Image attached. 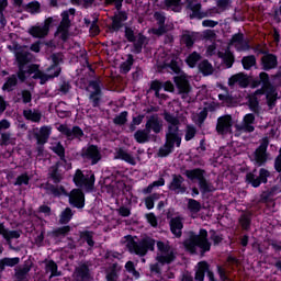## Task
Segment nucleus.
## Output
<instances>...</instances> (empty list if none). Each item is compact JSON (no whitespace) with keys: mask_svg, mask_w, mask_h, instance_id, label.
Listing matches in <instances>:
<instances>
[{"mask_svg":"<svg viewBox=\"0 0 281 281\" xmlns=\"http://www.w3.org/2000/svg\"><path fill=\"white\" fill-rule=\"evenodd\" d=\"M76 14L75 9H70L68 11H64L61 13V22L57 29L56 34L61 38L63 41H67V37L69 36V25L71 21H69V16H74Z\"/></svg>","mask_w":281,"mask_h":281,"instance_id":"obj_10","label":"nucleus"},{"mask_svg":"<svg viewBox=\"0 0 281 281\" xmlns=\"http://www.w3.org/2000/svg\"><path fill=\"white\" fill-rule=\"evenodd\" d=\"M75 276L80 278V280H89V268L86 265L77 268Z\"/></svg>","mask_w":281,"mask_h":281,"instance_id":"obj_36","label":"nucleus"},{"mask_svg":"<svg viewBox=\"0 0 281 281\" xmlns=\"http://www.w3.org/2000/svg\"><path fill=\"white\" fill-rule=\"evenodd\" d=\"M29 12H31V14H38V12H41V3L36 1L29 3Z\"/></svg>","mask_w":281,"mask_h":281,"instance_id":"obj_55","label":"nucleus"},{"mask_svg":"<svg viewBox=\"0 0 281 281\" xmlns=\"http://www.w3.org/2000/svg\"><path fill=\"white\" fill-rule=\"evenodd\" d=\"M188 209L192 214H196L201 211V203H199L196 200L190 199L188 203Z\"/></svg>","mask_w":281,"mask_h":281,"instance_id":"obj_44","label":"nucleus"},{"mask_svg":"<svg viewBox=\"0 0 281 281\" xmlns=\"http://www.w3.org/2000/svg\"><path fill=\"white\" fill-rule=\"evenodd\" d=\"M98 20H93L90 26V33L92 34V36H97V34H100V27L98 26L97 23Z\"/></svg>","mask_w":281,"mask_h":281,"instance_id":"obj_60","label":"nucleus"},{"mask_svg":"<svg viewBox=\"0 0 281 281\" xmlns=\"http://www.w3.org/2000/svg\"><path fill=\"white\" fill-rule=\"evenodd\" d=\"M150 89L155 91V95L157 98H164L162 91H169L170 93L175 91V85L172 82L167 81L164 85L159 81H153Z\"/></svg>","mask_w":281,"mask_h":281,"instance_id":"obj_13","label":"nucleus"},{"mask_svg":"<svg viewBox=\"0 0 281 281\" xmlns=\"http://www.w3.org/2000/svg\"><path fill=\"white\" fill-rule=\"evenodd\" d=\"M81 157L85 161H90L92 166H95V164L102 159V154H100L98 146L89 145L82 149Z\"/></svg>","mask_w":281,"mask_h":281,"instance_id":"obj_11","label":"nucleus"},{"mask_svg":"<svg viewBox=\"0 0 281 281\" xmlns=\"http://www.w3.org/2000/svg\"><path fill=\"white\" fill-rule=\"evenodd\" d=\"M205 117H207V110H200L198 114L193 115V122H195V124H203Z\"/></svg>","mask_w":281,"mask_h":281,"instance_id":"obj_40","label":"nucleus"},{"mask_svg":"<svg viewBox=\"0 0 281 281\" xmlns=\"http://www.w3.org/2000/svg\"><path fill=\"white\" fill-rule=\"evenodd\" d=\"M57 130L63 135H66L68 139H74L76 137L80 138L83 135L82 130L80 127H74L72 130H69L67 125H58Z\"/></svg>","mask_w":281,"mask_h":281,"instance_id":"obj_18","label":"nucleus"},{"mask_svg":"<svg viewBox=\"0 0 281 281\" xmlns=\"http://www.w3.org/2000/svg\"><path fill=\"white\" fill-rule=\"evenodd\" d=\"M131 67H133V56L128 55L126 61L121 65V71L123 74H128V71H131Z\"/></svg>","mask_w":281,"mask_h":281,"instance_id":"obj_45","label":"nucleus"},{"mask_svg":"<svg viewBox=\"0 0 281 281\" xmlns=\"http://www.w3.org/2000/svg\"><path fill=\"white\" fill-rule=\"evenodd\" d=\"M155 19L159 25L158 29H153V34H157L158 36H161L164 32H166V29L164 27V23H166V16L162 13H155Z\"/></svg>","mask_w":281,"mask_h":281,"instance_id":"obj_25","label":"nucleus"},{"mask_svg":"<svg viewBox=\"0 0 281 281\" xmlns=\"http://www.w3.org/2000/svg\"><path fill=\"white\" fill-rule=\"evenodd\" d=\"M181 42L184 43L187 47H192V45H194V35L187 33L182 35Z\"/></svg>","mask_w":281,"mask_h":281,"instance_id":"obj_53","label":"nucleus"},{"mask_svg":"<svg viewBox=\"0 0 281 281\" xmlns=\"http://www.w3.org/2000/svg\"><path fill=\"white\" fill-rule=\"evenodd\" d=\"M190 10H192L191 19L201 18V4L200 3H190Z\"/></svg>","mask_w":281,"mask_h":281,"instance_id":"obj_42","label":"nucleus"},{"mask_svg":"<svg viewBox=\"0 0 281 281\" xmlns=\"http://www.w3.org/2000/svg\"><path fill=\"white\" fill-rule=\"evenodd\" d=\"M16 87V76L12 75L7 82H4L2 90L3 91H12Z\"/></svg>","mask_w":281,"mask_h":281,"instance_id":"obj_39","label":"nucleus"},{"mask_svg":"<svg viewBox=\"0 0 281 281\" xmlns=\"http://www.w3.org/2000/svg\"><path fill=\"white\" fill-rule=\"evenodd\" d=\"M15 58L19 63V79L23 82V80L33 76V78H38L41 80V85H45L47 80H52V78H57L60 75V66L58 64L61 60L60 55H53L52 60L54 65L47 69L46 74L38 70V66L36 65H27L30 61V54L25 52V48H20L15 52Z\"/></svg>","mask_w":281,"mask_h":281,"instance_id":"obj_1","label":"nucleus"},{"mask_svg":"<svg viewBox=\"0 0 281 281\" xmlns=\"http://www.w3.org/2000/svg\"><path fill=\"white\" fill-rule=\"evenodd\" d=\"M82 238H83V240H86L87 241V244L89 245V247H93V234L92 233H90V232H85L83 234H82Z\"/></svg>","mask_w":281,"mask_h":281,"instance_id":"obj_57","label":"nucleus"},{"mask_svg":"<svg viewBox=\"0 0 281 281\" xmlns=\"http://www.w3.org/2000/svg\"><path fill=\"white\" fill-rule=\"evenodd\" d=\"M134 137L138 144H145V142H148V132L146 131H137L134 134Z\"/></svg>","mask_w":281,"mask_h":281,"instance_id":"obj_41","label":"nucleus"},{"mask_svg":"<svg viewBox=\"0 0 281 281\" xmlns=\"http://www.w3.org/2000/svg\"><path fill=\"white\" fill-rule=\"evenodd\" d=\"M0 236L7 240V243L12 246V240L20 238L21 234L16 231H10L3 226V224H0Z\"/></svg>","mask_w":281,"mask_h":281,"instance_id":"obj_20","label":"nucleus"},{"mask_svg":"<svg viewBox=\"0 0 281 281\" xmlns=\"http://www.w3.org/2000/svg\"><path fill=\"white\" fill-rule=\"evenodd\" d=\"M232 47H235L237 52H245V49H249V44L243 40V34H236L228 44V48L232 49Z\"/></svg>","mask_w":281,"mask_h":281,"instance_id":"obj_17","label":"nucleus"},{"mask_svg":"<svg viewBox=\"0 0 281 281\" xmlns=\"http://www.w3.org/2000/svg\"><path fill=\"white\" fill-rule=\"evenodd\" d=\"M165 67H170L175 74H179V71H181V68L179 67V57H175L171 60L165 59Z\"/></svg>","mask_w":281,"mask_h":281,"instance_id":"obj_35","label":"nucleus"},{"mask_svg":"<svg viewBox=\"0 0 281 281\" xmlns=\"http://www.w3.org/2000/svg\"><path fill=\"white\" fill-rule=\"evenodd\" d=\"M260 80L262 83V90H257L255 94L248 97V102L252 111H256V109H258V99L256 98L258 93H266L268 106L270 108L276 104V100L278 98L276 89H273V87H271V83H269V75L261 72Z\"/></svg>","mask_w":281,"mask_h":281,"instance_id":"obj_3","label":"nucleus"},{"mask_svg":"<svg viewBox=\"0 0 281 281\" xmlns=\"http://www.w3.org/2000/svg\"><path fill=\"white\" fill-rule=\"evenodd\" d=\"M256 122V116L254 114H246L244 116L243 123L237 125L238 131H244L245 133H254V124Z\"/></svg>","mask_w":281,"mask_h":281,"instance_id":"obj_19","label":"nucleus"},{"mask_svg":"<svg viewBox=\"0 0 281 281\" xmlns=\"http://www.w3.org/2000/svg\"><path fill=\"white\" fill-rule=\"evenodd\" d=\"M116 159H122L123 161H126L127 164H131L132 166H135L136 161L131 156V154L126 153L124 149H120L115 156Z\"/></svg>","mask_w":281,"mask_h":281,"instance_id":"obj_33","label":"nucleus"},{"mask_svg":"<svg viewBox=\"0 0 281 281\" xmlns=\"http://www.w3.org/2000/svg\"><path fill=\"white\" fill-rule=\"evenodd\" d=\"M269 146V142L265 139L259 148L254 154V161L258 164V166H262L265 161H267V147Z\"/></svg>","mask_w":281,"mask_h":281,"instance_id":"obj_15","label":"nucleus"},{"mask_svg":"<svg viewBox=\"0 0 281 281\" xmlns=\"http://www.w3.org/2000/svg\"><path fill=\"white\" fill-rule=\"evenodd\" d=\"M157 249L158 255L156 257V260L158 265L151 266V271H156V273H159V265H170V262L175 260V252L172 251L168 243L162 241L157 243Z\"/></svg>","mask_w":281,"mask_h":281,"instance_id":"obj_6","label":"nucleus"},{"mask_svg":"<svg viewBox=\"0 0 281 281\" xmlns=\"http://www.w3.org/2000/svg\"><path fill=\"white\" fill-rule=\"evenodd\" d=\"M54 25H58L57 16L46 19L44 22V25H42V26L36 25V26L31 27L29 30V33L34 38H43V37L47 36V34L49 33V27H54Z\"/></svg>","mask_w":281,"mask_h":281,"instance_id":"obj_7","label":"nucleus"},{"mask_svg":"<svg viewBox=\"0 0 281 281\" xmlns=\"http://www.w3.org/2000/svg\"><path fill=\"white\" fill-rule=\"evenodd\" d=\"M24 117H26V120H31V122H40L41 113H38V111L25 110Z\"/></svg>","mask_w":281,"mask_h":281,"instance_id":"obj_38","label":"nucleus"},{"mask_svg":"<svg viewBox=\"0 0 281 281\" xmlns=\"http://www.w3.org/2000/svg\"><path fill=\"white\" fill-rule=\"evenodd\" d=\"M52 133V128L44 126L40 130V134L36 136L37 144H46L47 139H49V135Z\"/></svg>","mask_w":281,"mask_h":281,"instance_id":"obj_28","label":"nucleus"},{"mask_svg":"<svg viewBox=\"0 0 281 281\" xmlns=\"http://www.w3.org/2000/svg\"><path fill=\"white\" fill-rule=\"evenodd\" d=\"M54 153H56L59 157H65V148L63 147V145L57 144L55 146L52 147Z\"/></svg>","mask_w":281,"mask_h":281,"instance_id":"obj_59","label":"nucleus"},{"mask_svg":"<svg viewBox=\"0 0 281 281\" xmlns=\"http://www.w3.org/2000/svg\"><path fill=\"white\" fill-rule=\"evenodd\" d=\"M161 186H166V180L164 178H160L157 181H154L151 184H149L146 189L143 190L144 194H150L155 188H161Z\"/></svg>","mask_w":281,"mask_h":281,"instance_id":"obj_37","label":"nucleus"},{"mask_svg":"<svg viewBox=\"0 0 281 281\" xmlns=\"http://www.w3.org/2000/svg\"><path fill=\"white\" fill-rule=\"evenodd\" d=\"M186 175L191 181H198L201 192H213L214 187L205 181L204 171L201 169L187 170Z\"/></svg>","mask_w":281,"mask_h":281,"instance_id":"obj_8","label":"nucleus"},{"mask_svg":"<svg viewBox=\"0 0 281 281\" xmlns=\"http://www.w3.org/2000/svg\"><path fill=\"white\" fill-rule=\"evenodd\" d=\"M126 247L131 254H136V256H146L148 249H155V239L145 237L139 243H137L133 237L127 236Z\"/></svg>","mask_w":281,"mask_h":281,"instance_id":"obj_5","label":"nucleus"},{"mask_svg":"<svg viewBox=\"0 0 281 281\" xmlns=\"http://www.w3.org/2000/svg\"><path fill=\"white\" fill-rule=\"evenodd\" d=\"M125 269H126V271H128V273H131L133 276V278H135V280H137V278H139V272H137V270H135V265L132 261L126 262Z\"/></svg>","mask_w":281,"mask_h":281,"instance_id":"obj_51","label":"nucleus"},{"mask_svg":"<svg viewBox=\"0 0 281 281\" xmlns=\"http://www.w3.org/2000/svg\"><path fill=\"white\" fill-rule=\"evenodd\" d=\"M244 69H251L256 65V57L248 56L243 58Z\"/></svg>","mask_w":281,"mask_h":281,"instance_id":"obj_50","label":"nucleus"},{"mask_svg":"<svg viewBox=\"0 0 281 281\" xmlns=\"http://www.w3.org/2000/svg\"><path fill=\"white\" fill-rule=\"evenodd\" d=\"M128 116L127 112H122L114 119V124H126V117Z\"/></svg>","mask_w":281,"mask_h":281,"instance_id":"obj_56","label":"nucleus"},{"mask_svg":"<svg viewBox=\"0 0 281 281\" xmlns=\"http://www.w3.org/2000/svg\"><path fill=\"white\" fill-rule=\"evenodd\" d=\"M146 218L148 223L151 225V227H157V217L155 216V214L149 213L146 215Z\"/></svg>","mask_w":281,"mask_h":281,"instance_id":"obj_62","label":"nucleus"},{"mask_svg":"<svg viewBox=\"0 0 281 281\" xmlns=\"http://www.w3.org/2000/svg\"><path fill=\"white\" fill-rule=\"evenodd\" d=\"M69 202L75 207H85V193L80 189H74L69 194Z\"/></svg>","mask_w":281,"mask_h":281,"instance_id":"obj_16","label":"nucleus"},{"mask_svg":"<svg viewBox=\"0 0 281 281\" xmlns=\"http://www.w3.org/2000/svg\"><path fill=\"white\" fill-rule=\"evenodd\" d=\"M216 54V45L212 44L206 49V56H214Z\"/></svg>","mask_w":281,"mask_h":281,"instance_id":"obj_64","label":"nucleus"},{"mask_svg":"<svg viewBox=\"0 0 281 281\" xmlns=\"http://www.w3.org/2000/svg\"><path fill=\"white\" fill-rule=\"evenodd\" d=\"M182 183L183 178L181 176H175L169 188L170 190H173V192H177V194H183V192H186V188L181 186Z\"/></svg>","mask_w":281,"mask_h":281,"instance_id":"obj_24","label":"nucleus"},{"mask_svg":"<svg viewBox=\"0 0 281 281\" xmlns=\"http://www.w3.org/2000/svg\"><path fill=\"white\" fill-rule=\"evenodd\" d=\"M262 64L265 69H273L278 65V59L273 55H266L262 57Z\"/></svg>","mask_w":281,"mask_h":281,"instance_id":"obj_31","label":"nucleus"},{"mask_svg":"<svg viewBox=\"0 0 281 281\" xmlns=\"http://www.w3.org/2000/svg\"><path fill=\"white\" fill-rule=\"evenodd\" d=\"M217 56L218 58H222L223 63L226 64V67L228 69L229 67H232V65H234V55L232 54V52H229V49L225 52L218 50Z\"/></svg>","mask_w":281,"mask_h":281,"instance_id":"obj_26","label":"nucleus"},{"mask_svg":"<svg viewBox=\"0 0 281 281\" xmlns=\"http://www.w3.org/2000/svg\"><path fill=\"white\" fill-rule=\"evenodd\" d=\"M20 261H21V259H19V257L1 259L0 260V271H3V269H5V267H15V265H19Z\"/></svg>","mask_w":281,"mask_h":281,"instance_id":"obj_30","label":"nucleus"},{"mask_svg":"<svg viewBox=\"0 0 281 281\" xmlns=\"http://www.w3.org/2000/svg\"><path fill=\"white\" fill-rule=\"evenodd\" d=\"M159 200V194L155 193L145 199V205L147 210H153L155 207V201Z\"/></svg>","mask_w":281,"mask_h":281,"instance_id":"obj_47","label":"nucleus"},{"mask_svg":"<svg viewBox=\"0 0 281 281\" xmlns=\"http://www.w3.org/2000/svg\"><path fill=\"white\" fill-rule=\"evenodd\" d=\"M30 181V178L27 177V175H22L18 178L15 186H27Z\"/></svg>","mask_w":281,"mask_h":281,"instance_id":"obj_58","label":"nucleus"},{"mask_svg":"<svg viewBox=\"0 0 281 281\" xmlns=\"http://www.w3.org/2000/svg\"><path fill=\"white\" fill-rule=\"evenodd\" d=\"M147 131H154V133H159L161 131V123L156 117H151L148 120L146 124Z\"/></svg>","mask_w":281,"mask_h":281,"instance_id":"obj_32","label":"nucleus"},{"mask_svg":"<svg viewBox=\"0 0 281 281\" xmlns=\"http://www.w3.org/2000/svg\"><path fill=\"white\" fill-rule=\"evenodd\" d=\"M216 131L221 135L232 133V116L231 115L221 116L217 120Z\"/></svg>","mask_w":281,"mask_h":281,"instance_id":"obj_14","label":"nucleus"},{"mask_svg":"<svg viewBox=\"0 0 281 281\" xmlns=\"http://www.w3.org/2000/svg\"><path fill=\"white\" fill-rule=\"evenodd\" d=\"M88 91L90 92L91 100H94V104H98V97L100 95V85L93 81L89 85Z\"/></svg>","mask_w":281,"mask_h":281,"instance_id":"obj_29","label":"nucleus"},{"mask_svg":"<svg viewBox=\"0 0 281 281\" xmlns=\"http://www.w3.org/2000/svg\"><path fill=\"white\" fill-rule=\"evenodd\" d=\"M165 120L169 124L167 133V142L164 147L159 149L160 157H168L176 146H181V136H179V120L171 114H165Z\"/></svg>","mask_w":281,"mask_h":281,"instance_id":"obj_2","label":"nucleus"},{"mask_svg":"<svg viewBox=\"0 0 281 281\" xmlns=\"http://www.w3.org/2000/svg\"><path fill=\"white\" fill-rule=\"evenodd\" d=\"M184 247L191 254H196V249H200L202 254L210 251L211 244L207 241V231L200 229V234L189 233L184 240Z\"/></svg>","mask_w":281,"mask_h":281,"instance_id":"obj_4","label":"nucleus"},{"mask_svg":"<svg viewBox=\"0 0 281 281\" xmlns=\"http://www.w3.org/2000/svg\"><path fill=\"white\" fill-rule=\"evenodd\" d=\"M201 59V55L199 53H192L187 58V65H189L191 68L196 66V63Z\"/></svg>","mask_w":281,"mask_h":281,"instance_id":"obj_43","label":"nucleus"},{"mask_svg":"<svg viewBox=\"0 0 281 281\" xmlns=\"http://www.w3.org/2000/svg\"><path fill=\"white\" fill-rule=\"evenodd\" d=\"M175 82L180 93H188V91H190V82L186 75L175 77Z\"/></svg>","mask_w":281,"mask_h":281,"instance_id":"obj_22","label":"nucleus"},{"mask_svg":"<svg viewBox=\"0 0 281 281\" xmlns=\"http://www.w3.org/2000/svg\"><path fill=\"white\" fill-rule=\"evenodd\" d=\"M74 181L76 186L79 188H83V190H93V183H95V176L89 171H80L77 170Z\"/></svg>","mask_w":281,"mask_h":281,"instance_id":"obj_9","label":"nucleus"},{"mask_svg":"<svg viewBox=\"0 0 281 281\" xmlns=\"http://www.w3.org/2000/svg\"><path fill=\"white\" fill-rule=\"evenodd\" d=\"M228 85L229 87H235V85L238 87H247V85H249V77L244 74L234 75L229 78Z\"/></svg>","mask_w":281,"mask_h":281,"instance_id":"obj_21","label":"nucleus"},{"mask_svg":"<svg viewBox=\"0 0 281 281\" xmlns=\"http://www.w3.org/2000/svg\"><path fill=\"white\" fill-rule=\"evenodd\" d=\"M268 177L269 170L261 168L259 175L256 171L247 173L246 181H248L252 188H259L260 183H267Z\"/></svg>","mask_w":281,"mask_h":281,"instance_id":"obj_12","label":"nucleus"},{"mask_svg":"<svg viewBox=\"0 0 281 281\" xmlns=\"http://www.w3.org/2000/svg\"><path fill=\"white\" fill-rule=\"evenodd\" d=\"M170 229L176 238H180L181 229H183V220L181 217H173L170 221Z\"/></svg>","mask_w":281,"mask_h":281,"instance_id":"obj_23","label":"nucleus"},{"mask_svg":"<svg viewBox=\"0 0 281 281\" xmlns=\"http://www.w3.org/2000/svg\"><path fill=\"white\" fill-rule=\"evenodd\" d=\"M117 271H120V267L117 265H113V269L106 274V280L117 281Z\"/></svg>","mask_w":281,"mask_h":281,"instance_id":"obj_49","label":"nucleus"},{"mask_svg":"<svg viewBox=\"0 0 281 281\" xmlns=\"http://www.w3.org/2000/svg\"><path fill=\"white\" fill-rule=\"evenodd\" d=\"M46 270L52 273L50 277L60 276V272H58V266H56V262L54 261H48L46 263Z\"/></svg>","mask_w":281,"mask_h":281,"instance_id":"obj_46","label":"nucleus"},{"mask_svg":"<svg viewBox=\"0 0 281 281\" xmlns=\"http://www.w3.org/2000/svg\"><path fill=\"white\" fill-rule=\"evenodd\" d=\"M126 19H128L126 16V13L124 12H117L114 18H113V22H112V29L113 30H120V27H122V23H124V21H126Z\"/></svg>","mask_w":281,"mask_h":281,"instance_id":"obj_27","label":"nucleus"},{"mask_svg":"<svg viewBox=\"0 0 281 281\" xmlns=\"http://www.w3.org/2000/svg\"><path fill=\"white\" fill-rule=\"evenodd\" d=\"M194 135H196V128H194V126L192 125H188L186 137H184L186 142H190V139H193Z\"/></svg>","mask_w":281,"mask_h":281,"instance_id":"obj_54","label":"nucleus"},{"mask_svg":"<svg viewBox=\"0 0 281 281\" xmlns=\"http://www.w3.org/2000/svg\"><path fill=\"white\" fill-rule=\"evenodd\" d=\"M240 222V225L244 229H248L249 228V223H250V220H249V216L247 215H243L239 220Z\"/></svg>","mask_w":281,"mask_h":281,"instance_id":"obj_61","label":"nucleus"},{"mask_svg":"<svg viewBox=\"0 0 281 281\" xmlns=\"http://www.w3.org/2000/svg\"><path fill=\"white\" fill-rule=\"evenodd\" d=\"M125 36L127 41H131V42L135 41V33L130 27L125 29Z\"/></svg>","mask_w":281,"mask_h":281,"instance_id":"obj_63","label":"nucleus"},{"mask_svg":"<svg viewBox=\"0 0 281 281\" xmlns=\"http://www.w3.org/2000/svg\"><path fill=\"white\" fill-rule=\"evenodd\" d=\"M72 216L74 213L71 212V209H66L60 215V223H69Z\"/></svg>","mask_w":281,"mask_h":281,"instance_id":"obj_52","label":"nucleus"},{"mask_svg":"<svg viewBox=\"0 0 281 281\" xmlns=\"http://www.w3.org/2000/svg\"><path fill=\"white\" fill-rule=\"evenodd\" d=\"M181 0H166V5L171 8L173 12H179L181 10Z\"/></svg>","mask_w":281,"mask_h":281,"instance_id":"obj_48","label":"nucleus"},{"mask_svg":"<svg viewBox=\"0 0 281 281\" xmlns=\"http://www.w3.org/2000/svg\"><path fill=\"white\" fill-rule=\"evenodd\" d=\"M199 69L204 76H211V74L214 72V67H212V64L207 60H202L199 65Z\"/></svg>","mask_w":281,"mask_h":281,"instance_id":"obj_34","label":"nucleus"}]
</instances>
